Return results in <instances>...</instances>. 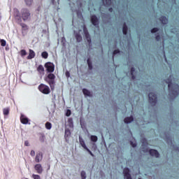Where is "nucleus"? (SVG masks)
Returning a JSON list of instances; mask_svg holds the SVG:
<instances>
[{
    "label": "nucleus",
    "instance_id": "a18cd8bd",
    "mask_svg": "<svg viewBox=\"0 0 179 179\" xmlns=\"http://www.w3.org/2000/svg\"><path fill=\"white\" fill-rule=\"evenodd\" d=\"M68 122H69V124H71V122H73L72 118H69V119L68 120Z\"/></svg>",
    "mask_w": 179,
    "mask_h": 179
},
{
    "label": "nucleus",
    "instance_id": "aec40b11",
    "mask_svg": "<svg viewBox=\"0 0 179 179\" xmlns=\"http://www.w3.org/2000/svg\"><path fill=\"white\" fill-rule=\"evenodd\" d=\"M10 111V108H5L3 109V115H9V112Z\"/></svg>",
    "mask_w": 179,
    "mask_h": 179
},
{
    "label": "nucleus",
    "instance_id": "3c124183",
    "mask_svg": "<svg viewBox=\"0 0 179 179\" xmlns=\"http://www.w3.org/2000/svg\"><path fill=\"white\" fill-rule=\"evenodd\" d=\"M55 2V0H52V5H54Z\"/></svg>",
    "mask_w": 179,
    "mask_h": 179
},
{
    "label": "nucleus",
    "instance_id": "c9c22d12",
    "mask_svg": "<svg viewBox=\"0 0 179 179\" xmlns=\"http://www.w3.org/2000/svg\"><path fill=\"white\" fill-rule=\"evenodd\" d=\"M159 31V28H152L151 29V33H157Z\"/></svg>",
    "mask_w": 179,
    "mask_h": 179
},
{
    "label": "nucleus",
    "instance_id": "1a4fd4ad",
    "mask_svg": "<svg viewBox=\"0 0 179 179\" xmlns=\"http://www.w3.org/2000/svg\"><path fill=\"white\" fill-rule=\"evenodd\" d=\"M20 120V122L24 124V125L29 124V119L24 115H21Z\"/></svg>",
    "mask_w": 179,
    "mask_h": 179
},
{
    "label": "nucleus",
    "instance_id": "37998d69",
    "mask_svg": "<svg viewBox=\"0 0 179 179\" xmlns=\"http://www.w3.org/2000/svg\"><path fill=\"white\" fill-rule=\"evenodd\" d=\"M66 78H69L71 76V74L69 73V71L66 72Z\"/></svg>",
    "mask_w": 179,
    "mask_h": 179
},
{
    "label": "nucleus",
    "instance_id": "f8f14e48",
    "mask_svg": "<svg viewBox=\"0 0 179 179\" xmlns=\"http://www.w3.org/2000/svg\"><path fill=\"white\" fill-rule=\"evenodd\" d=\"M34 169L36 173H38V174H41V173H43V166H41V164H36L34 166Z\"/></svg>",
    "mask_w": 179,
    "mask_h": 179
},
{
    "label": "nucleus",
    "instance_id": "393cba45",
    "mask_svg": "<svg viewBox=\"0 0 179 179\" xmlns=\"http://www.w3.org/2000/svg\"><path fill=\"white\" fill-rule=\"evenodd\" d=\"M105 6H110L111 5V0H102Z\"/></svg>",
    "mask_w": 179,
    "mask_h": 179
},
{
    "label": "nucleus",
    "instance_id": "9b49d317",
    "mask_svg": "<svg viewBox=\"0 0 179 179\" xmlns=\"http://www.w3.org/2000/svg\"><path fill=\"white\" fill-rule=\"evenodd\" d=\"M43 160V152H40L36 154L35 157V162L36 163H40Z\"/></svg>",
    "mask_w": 179,
    "mask_h": 179
},
{
    "label": "nucleus",
    "instance_id": "a211bd4d",
    "mask_svg": "<svg viewBox=\"0 0 179 179\" xmlns=\"http://www.w3.org/2000/svg\"><path fill=\"white\" fill-rule=\"evenodd\" d=\"M37 71L41 74L44 73V66L43 65H39L37 68Z\"/></svg>",
    "mask_w": 179,
    "mask_h": 179
},
{
    "label": "nucleus",
    "instance_id": "8fccbe9b",
    "mask_svg": "<svg viewBox=\"0 0 179 179\" xmlns=\"http://www.w3.org/2000/svg\"><path fill=\"white\" fill-rule=\"evenodd\" d=\"M108 10H109V12H113V8H110L108 9Z\"/></svg>",
    "mask_w": 179,
    "mask_h": 179
},
{
    "label": "nucleus",
    "instance_id": "c756f323",
    "mask_svg": "<svg viewBox=\"0 0 179 179\" xmlns=\"http://www.w3.org/2000/svg\"><path fill=\"white\" fill-rule=\"evenodd\" d=\"M1 47H5L6 45V41L5 39L0 40Z\"/></svg>",
    "mask_w": 179,
    "mask_h": 179
},
{
    "label": "nucleus",
    "instance_id": "c85d7f7f",
    "mask_svg": "<svg viewBox=\"0 0 179 179\" xmlns=\"http://www.w3.org/2000/svg\"><path fill=\"white\" fill-rule=\"evenodd\" d=\"M76 41H78V43H80V41L82 40V36H80V34H77L76 35Z\"/></svg>",
    "mask_w": 179,
    "mask_h": 179
},
{
    "label": "nucleus",
    "instance_id": "7ed1b4c3",
    "mask_svg": "<svg viewBox=\"0 0 179 179\" xmlns=\"http://www.w3.org/2000/svg\"><path fill=\"white\" fill-rule=\"evenodd\" d=\"M38 89L39 92H41L43 94H50V93H51V90H50V87L44 84L39 85Z\"/></svg>",
    "mask_w": 179,
    "mask_h": 179
},
{
    "label": "nucleus",
    "instance_id": "6ab92c4d",
    "mask_svg": "<svg viewBox=\"0 0 179 179\" xmlns=\"http://www.w3.org/2000/svg\"><path fill=\"white\" fill-rule=\"evenodd\" d=\"M80 144L84 149H87V147L86 146V143H85V141L82 139V138H79Z\"/></svg>",
    "mask_w": 179,
    "mask_h": 179
},
{
    "label": "nucleus",
    "instance_id": "4be33fe9",
    "mask_svg": "<svg viewBox=\"0 0 179 179\" xmlns=\"http://www.w3.org/2000/svg\"><path fill=\"white\" fill-rule=\"evenodd\" d=\"M134 72H135V68L131 67V70H130V73H131V79L133 80H135V78H136L135 75H134Z\"/></svg>",
    "mask_w": 179,
    "mask_h": 179
},
{
    "label": "nucleus",
    "instance_id": "bb28decb",
    "mask_svg": "<svg viewBox=\"0 0 179 179\" xmlns=\"http://www.w3.org/2000/svg\"><path fill=\"white\" fill-rule=\"evenodd\" d=\"M41 57H42V58H44L45 59H47V58H48V52H43L41 53Z\"/></svg>",
    "mask_w": 179,
    "mask_h": 179
},
{
    "label": "nucleus",
    "instance_id": "4468645a",
    "mask_svg": "<svg viewBox=\"0 0 179 179\" xmlns=\"http://www.w3.org/2000/svg\"><path fill=\"white\" fill-rule=\"evenodd\" d=\"M71 136V130L70 129H66L65 134H64V138L66 139V141L68 142L69 141V137Z\"/></svg>",
    "mask_w": 179,
    "mask_h": 179
},
{
    "label": "nucleus",
    "instance_id": "423d86ee",
    "mask_svg": "<svg viewBox=\"0 0 179 179\" xmlns=\"http://www.w3.org/2000/svg\"><path fill=\"white\" fill-rule=\"evenodd\" d=\"M83 33L85 34V37L89 44L92 43V38H90V34H89V31H87V28L86 26H84L83 28Z\"/></svg>",
    "mask_w": 179,
    "mask_h": 179
},
{
    "label": "nucleus",
    "instance_id": "0eeeda50",
    "mask_svg": "<svg viewBox=\"0 0 179 179\" xmlns=\"http://www.w3.org/2000/svg\"><path fill=\"white\" fill-rule=\"evenodd\" d=\"M123 174L125 179H132V177H131V174L129 173V169L124 168L123 169Z\"/></svg>",
    "mask_w": 179,
    "mask_h": 179
},
{
    "label": "nucleus",
    "instance_id": "de8ad7c7",
    "mask_svg": "<svg viewBox=\"0 0 179 179\" xmlns=\"http://www.w3.org/2000/svg\"><path fill=\"white\" fill-rule=\"evenodd\" d=\"M175 150L179 152V148L178 147L175 148Z\"/></svg>",
    "mask_w": 179,
    "mask_h": 179
},
{
    "label": "nucleus",
    "instance_id": "473e14b6",
    "mask_svg": "<svg viewBox=\"0 0 179 179\" xmlns=\"http://www.w3.org/2000/svg\"><path fill=\"white\" fill-rule=\"evenodd\" d=\"M81 178L82 179H86V172L85 171H81Z\"/></svg>",
    "mask_w": 179,
    "mask_h": 179
},
{
    "label": "nucleus",
    "instance_id": "6e6552de",
    "mask_svg": "<svg viewBox=\"0 0 179 179\" xmlns=\"http://www.w3.org/2000/svg\"><path fill=\"white\" fill-rule=\"evenodd\" d=\"M91 23L93 26H99V18L97 16L93 15L91 16Z\"/></svg>",
    "mask_w": 179,
    "mask_h": 179
},
{
    "label": "nucleus",
    "instance_id": "39448f33",
    "mask_svg": "<svg viewBox=\"0 0 179 179\" xmlns=\"http://www.w3.org/2000/svg\"><path fill=\"white\" fill-rule=\"evenodd\" d=\"M21 17L24 21L27 20L30 17V11L27 8H22L21 10Z\"/></svg>",
    "mask_w": 179,
    "mask_h": 179
},
{
    "label": "nucleus",
    "instance_id": "4c0bfd02",
    "mask_svg": "<svg viewBox=\"0 0 179 179\" xmlns=\"http://www.w3.org/2000/svg\"><path fill=\"white\" fill-rule=\"evenodd\" d=\"M117 54H120V50L116 49L113 51V55H117Z\"/></svg>",
    "mask_w": 179,
    "mask_h": 179
},
{
    "label": "nucleus",
    "instance_id": "864d4df0",
    "mask_svg": "<svg viewBox=\"0 0 179 179\" xmlns=\"http://www.w3.org/2000/svg\"><path fill=\"white\" fill-rule=\"evenodd\" d=\"M113 59H114V56H113Z\"/></svg>",
    "mask_w": 179,
    "mask_h": 179
},
{
    "label": "nucleus",
    "instance_id": "412c9836",
    "mask_svg": "<svg viewBox=\"0 0 179 179\" xmlns=\"http://www.w3.org/2000/svg\"><path fill=\"white\" fill-rule=\"evenodd\" d=\"M14 16L15 17H20V13L17 8L14 9Z\"/></svg>",
    "mask_w": 179,
    "mask_h": 179
},
{
    "label": "nucleus",
    "instance_id": "72a5a7b5",
    "mask_svg": "<svg viewBox=\"0 0 179 179\" xmlns=\"http://www.w3.org/2000/svg\"><path fill=\"white\" fill-rule=\"evenodd\" d=\"M20 26H21V27H22V29H24V30H27V29H28L27 25L24 23H21Z\"/></svg>",
    "mask_w": 179,
    "mask_h": 179
},
{
    "label": "nucleus",
    "instance_id": "09e8293b",
    "mask_svg": "<svg viewBox=\"0 0 179 179\" xmlns=\"http://www.w3.org/2000/svg\"><path fill=\"white\" fill-rule=\"evenodd\" d=\"M164 57L166 62H167V58H166V55L165 54H164Z\"/></svg>",
    "mask_w": 179,
    "mask_h": 179
},
{
    "label": "nucleus",
    "instance_id": "f3484780",
    "mask_svg": "<svg viewBox=\"0 0 179 179\" xmlns=\"http://www.w3.org/2000/svg\"><path fill=\"white\" fill-rule=\"evenodd\" d=\"M122 31H123V34H124V36H127L128 33V27L127 26V23L125 22L123 24Z\"/></svg>",
    "mask_w": 179,
    "mask_h": 179
},
{
    "label": "nucleus",
    "instance_id": "9d476101",
    "mask_svg": "<svg viewBox=\"0 0 179 179\" xmlns=\"http://www.w3.org/2000/svg\"><path fill=\"white\" fill-rule=\"evenodd\" d=\"M149 153L150 156H152L155 157H159L160 156V154H159V152L157 151V150L150 149L149 150Z\"/></svg>",
    "mask_w": 179,
    "mask_h": 179
},
{
    "label": "nucleus",
    "instance_id": "5701e85b",
    "mask_svg": "<svg viewBox=\"0 0 179 179\" xmlns=\"http://www.w3.org/2000/svg\"><path fill=\"white\" fill-rule=\"evenodd\" d=\"M83 93L85 96H87L88 97H90V91H89V90L84 88L83 90Z\"/></svg>",
    "mask_w": 179,
    "mask_h": 179
},
{
    "label": "nucleus",
    "instance_id": "a19ab883",
    "mask_svg": "<svg viewBox=\"0 0 179 179\" xmlns=\"http://www.w3.org/2000/svg\"><path fill=\"white\" fill-rule=\"evenodd\" d=\"M130 144L132 146V148H136V143H134V142L131 141Z\"/></svg>",
    "mask_w": 179,
    "mask_h": 179
},
{
    "label": "nucleus",
    "instance_id": "c03bdc74",
    "mask_svg": "<svg viewBox=\"0 0 179 179\" xmlns=\"http://www.w3.org/2000/svg\"><path fill=\"white\" fill-rule=\"evenodd\" d=\"M24 146H30L29 141H24Z\"/></svg>",
    "mask_w": 179,
    "mask_h": 179
},
{
    "label": "nucleus",
    "instance_id": "79ce46f5",
    "mask_svg": "<svg viewBox=\"0 0 179 179\" xmlns=\"http://www.w3.org/2000/svg\"><path fill=\"white\" fill-rule=\"evenodd\" d=\"M160 38H161L160 35H157L155 36V40H157V41H160Z\"/></svg>",
    "mask_w": 179,
    "mask_h": 179
},
{
    "label": "nucleus",
    "instance_id": "ddd939ff",
    "mask_svg": "<svg viewBox=\"0 0 179 179\" xmlns=\"http://www.w3.org/2000/svg\"><path fill=\"white\" fill-rule=\"evenodd\" d=\"M36 57V52H34V50L29 49V53L27 57V59H33Z\"/></svg>",
    "mask_w": 179,
    "mask_h": 179
},
{
    "label": "nucleus",
    "instance_id": "58836bf2",
    "mask_svg": "<svg viewBox=\"0 0 179 179\" xmlns=\"http://www.w3.org/2000/svg\"><path fill=\"white\" fill-rule=\"evenodd\" d=\"M30 155L32 157H34V156H36V152H34V150H31Z\"/></svg>",
    "mask_w": 179,
    "mask_h": 179
},
{
    "label": "nucleus",
    "instance_id": "b1692460",
    "mask_svg": "<svg viewBox=\"0 0 179 179\" xmlns=\"http://www.w3.org/2000/svg\"><path fill=\"white\" fill-rule=\"evenodd\" d=\"M46 129H51L52 128V124L50 122H47L45 124Z\"/></svg>",
    "mask_w": 179,
    "mask_h": 179
},
{
    "label": "nucleus",
    "instance_id": "cd10ccee",
    "mask_svg": "<svg viewBox=\"0 0 179 179\" xmlns=\"http://www.w3.org/2000/svg\"><path fill=\"white\" fill-rule=\"evenodd\" d=\"M20 55L21 57H26V55H27V52H26V50H20Z\"/></svg>",
    "mask_w": 179,
    "mask_h": 179
},
{
    "label": "nucleus",
    "instance_id": "2f4dec72",
    "mask_svg": "<svg viewBox=\"0 0 179 179\" xmlns=\"http://www.w3.org/2000/svg\"><path fill=\"white\" fill-rule=\"evenodd\" d=\"M91 141L92 142H97L98 138L96 136H91Z\"/></svg>",
    "mask_w": 179,
    "mask_h": 179
},
{
    "label": "nucleus",
    "instance_id": "49530a36",
    "mask_svg": "<svg viewBox=\"0 0 179 179\" xmlns=\"http://www.w3.org/2000/svg\"><path fill=\"white\" fill-rule=\"evenodd\" d=\"M168 141H170V142L172 143H173V140L171 138H168Z\"/></svg>",
    "mask_w": 179,
    "mask_h": 179
},
{
    "label": "nucleus",
    "instance_id": "2eb2a0df",
    "mask_svg": "<svg viewBox=\"0 0 179 179\" xmlns=\"http://www.w3.org/2000/svg\"><path fill=\"white\" fill-rule=\"evenodd\" d=\"M159 20L162 23V24H167V22H169V19L166 17V16H162L159 17Z\"/></svg>",
    "mask_w": 179,
    "mask_h": 179
},
{
    "label": "nucleus",
    "instance_id": "7c9ffc66",
    "mask_svg": "<svg viewBox=\"0 0 179 179\" xmlns=\"http://www.w3.org/2000/svg\"><path fill=\"white\" fill-rule=\"evenodd\" d=\"M25 3L27 6H31V3H33V0H25Z\"/></svg>",
    "mask_w": 179,
    "mask_h": 179
},
{
    "label": "nucleus",
    "instance_id": "f704fd0d",
    "mask_svg": "<svg viewBox=\"0 0 179 179\" xmlns=\"http://www.w3.org/2000/svg\"><path fill=\"white\" fill-rule=\"evenodd\" d=\"M85 150H87V152H88V153H90V155L92 157H94V154L93 152H92V151H90V150H89V148H87V149H85Z\"/></svg>",
    "mask_w": 179,
    "mask_h": 179
},
{
    "label": "nucleus",
    "instance_id": "5fc2aeb1",
    "mask_svg": "<svg viewBox=\"0 0 179 179\" xmlns=\"http://www.w3.org/2000/svg\"><path fill=\"white\" fill-rule=\"evenodd\" d=\"M0 19H1V13H0Z\"/></svg>",
    "mask_w": 179,
    "mask_h": 179
},
{
    "label": "nucleus",
    "instance_id": "20e7f679",
    "mask_svg": "<svg viewBox=\"0 0 179 179\" xmlns=\"http://www.w3.org/2000/svg\"><path fill=\"white\" fill-rule=\"evenodd\" d=\"M148 101L152 104V106H155L157 103V94L154 92H150L148 94Z\"/></svg>",
    "mask_w": 179,
    "mask_h": 179
},
{
    "label": "nucleus",
    "instance_id": "603ef678",
    "mask_svg": "<svg viewBox=\"0 0 179 179\" xmlns=\"http://www.w3.org/2000/svg\"><path fill=\"white\" fill-rule=\"evenodd\" d=\"M58 4H59V0H57Z\"/></svg>",
    "mask_w": 179,
    "mask_h": 179
},
{
    "label": "nucleus",
    "instance_id": "ea45409f",
    "mask_svg": "<svg viewBox=\"0 0 179 179\" xmlns=\"http://www.w3.org/2000/svg\"><path fill=\"white\" fill-rule=\"evenodd\" d=\"M71 114V110H67V112L66 113V117H69Z\"/></svg>",
    "mask_w": 179,
    "mask_h": 179
},
{
    "label": "nucleus",
    "instance_id": "f03ea898",
    "mask_svg": "<svg viewBox=\"0 0 179 179\" xmlns=\"http://www.w3.org/2000/svg\"><path fill=\"white\" fill-rule=\"evenodd\" d=\"M166 83H168V90L169 92V96L172 97H177L179 94V85L172 83L170 78L166 80Z\"/></svg>",
    "mask_w": 179,
    "mask_h": 179
},
{
    "label": "nucleus",
    "instance_id": "e433bc0d",
    "mask_svg": "<svg viewBox=\"0 0 179 179\" xmlns=\"http://www.w3.org/2000/svg\"><path fill=\"white\" fill-rule=\"evenodd\" d=\"M32 178L34 179H41V178L38 175H35V174L32 175Z\"/></svg>",
    "mask_w": 179,
    "mask_h": 179
},
{
    "label": "nucleus",
    "instance_id": "a878e982",
    "mask_svg": "<svg viewBox=\"0 0 179 179\" xmlns=\"http://www.w3.org/2000/svg\"><path fill=\"white\" fill-rule=\"evenodd\" d=\"M87 62L89 69L90 70L93 69V66L92 65V62L90 61V59H87Z\"/></svg>",
    "mask_w": 179,
    "mask_h": 179
},
{
    "label": "nucleus",
    "instance_id": "dca6fc26",
    "mask_svg": "<svg viewBox=\"0 0 179 179\" xmlns=\"http://www.w3.org/2000/svg\"><path fill=\"white\" fill-rule=\"evenodd\" d=\"M132 121H134V117H132V116L126 117L124 120V122L125 124H129L130 122H132Z\"/></svg>",
    "mask_w": 179,
    "mask_h": 179
},
{
    "label": "nucleus",
    "instance_id": "f257e3e1",
    "mask_svg": "<svg viewBox=\"0 0 179 179\" xmlns=\"http://www.w3.org/2000/svg\"><path fill=\"white\" fill-rule=\"evenodd\" d=\"M45 68H46L49 74L45 78L44 80L49 84L51 90H54L55 89V75L52 72L55 71V65H54V63L48 62L45 64Z\"/></svg>",
    "mask_w": 179,
    "mask_h": 179
}]
</instances>
